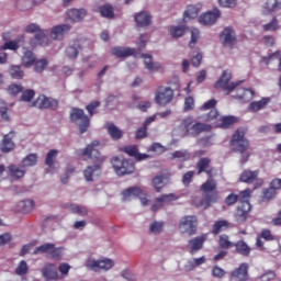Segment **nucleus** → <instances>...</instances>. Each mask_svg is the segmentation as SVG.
<instances>
[{
	"instance_id": "f257e3e1",
	"label": "nucleus",
	"mask_w": 281,
	"mask_h": 281,
	"mask_svg": "<svg viewBox=\"0 0 281 281\" xmlns=\"http://www.w3.org/2000/svg\"><path fill=\"white\" fill-rule=\"evenodd\" d=\"M196 175H206L207 180L200 187L201 192H203L202 199L196 203V207H202L207 210L212 206V203L218 201V191H216V180H214V172L216 169L212 167V159L209 157H203L195 164Z\"/></svg>"
},
{
	"instance_id": "f03ea898",
	"label": "nucleus",
	"mask_w": 281,
	"mask_h": 281,
	"mask_svg": "<svg viewBox=\"0 0 281 281\" xmlns=\"http://www.w3.org/2000/svg\"><path fill=\"white\" fill-rule=\"evenodd\" d=\"M102 150V145L100 142L94 140L89 144L82 151L83 157L91 159L94 166H88L83 171V177L86 181H93L95 177H100V168L104 164V156L100 153Z\"/></svg>"
},
{
	"instance_id": "7ed1b4c3",
	"label": "nucleus",
	"mask_w": 281,
	"mask_h": 281,
	"mask_svg": "<svg viewBox=\"0 0 281 281\" xmlns=\"http://www.w3.org/2000/svg\"><path fill=\"white\" fill-rule=\"evenodd\" d=\"M245 135H247V128L239 127L235 131L229 142L233 153L241 155L239 159L241 166H245V162L249 161V157H251V154L247 153L249 150V139Z\"/></svg>"
},
{
	"instance_id": "20e7f679",
	"label": "nucleus",
	"mask_w": 281,
	"mask_h": 281,
	"mask_svg": "<svg viewBox=\"0 0 281 281\" xmlns=\"http://www.w3.org/2000/svg\"><path fill=\"white\" fill-rule=\"evenodd\" d=\"M178 131L181 135H191V137H198L204 131H212V126L204 123H194V119L192 116H187L181 120L178 125Z\"/></svg>"
},
{
	"instance_id": "39448f33",
	"label": "nucleus",
	"mask_w": 281,
	"mask_h": 281,
	"mask_svg": "<svg viewBox=\"0 0 281 281\" xmlns=\"http://www.w3.org/2000/svg\"><path fill=\"white\" fill-rule=\"evenodd\" d=\"M237 196H239V204L234 214L235 221L236 223H246L247 218H249V213L251 212V203H249V199H251V189L240 191Z\"/></svg>"
},
{
	"instance_id": "423d86ee",
	"label": "nucleus",
	"mask_w": 281,
	"mask_h": 281,
	"mask_svg": "<svg viewBox=\"0 0 281 281\" xmlns=\"http://www.w3.org/2000/svg\"><path fill=\"white\" fill-rule=\"evenodd\" d=\"M111 164L119 177H124V175H133L135 172V162H133L131 159L114 157L112 158Z\"/></svg>"
},
{
	"instance_id": "0eeeda50",
	"label": "nucleus",
	"mask_w": 281,
	"mask_h": 281,
	"mask_svg": "<svg viewBox=\"0 0 281 281\" xmlns=\"http://www.w3.org/2000/svg\"><path fill=\"white\" fill-rule=\"evenodd\" d=\"M70 121L77 124L79 126L80 133H87V130L89 128V116L85 114V110L74 108L70 112Z\"/></svg>"
},
{
	"instance_id": "6e6552de",
	"label": "nucleus",
	"mask_w": 281,
	"mask_h": 281,
	"mask_svg": "<svg viewBox=\"0 0 281 281\" xmlns=\"http://www.w3.org/2000/svg\"><path fill=\"white\" fill-rule=\"evenodd\" d=\"M175 90L170 87L160 86L155 92V102L158 106H166L172 102Z\"/></svg>"
},
{
	"instance_id": "1a4fd4ad",
	"label": "nucleus",
	"mask_w": 281,
	"mask_h": 281,
	"mask_svg": "<svg viewBox=\"0 0 281 281\" xmlns=\"http://www.w3.org/2000/svg\"><path fill=\"white\" fill-rule=\"evenodd\" d=\"M232 80V72L224 70L220 79L215 82V89H223L227 95L232 93L240 85V82H229Z\"/></svg>"
},
{
	"instance_id": "9d476101",
	"label": "nucleus",
	"mask_w": 281,
	"mask_h": 281,
	"mask_svg": "<svg viewBox=\"0 0 281 281\" xmlns=\"http://www.w3.org/2000/svg\"><path fill=\"white\" fill-rule=\"evenodd\" d=\"M196 216L188 215L180 220L179 229L182 234L194 236L196 234Z\"/></svg>"
},
{
	"instance_id": "9b49d317",
	"label": "nucleus",
	"mask_w": 281,
	"mask_h": 281,
	"mask_svg": "<svg viewBox=\"0 0 281 281\" xmlns=\"http://www.w3.org/2000/svg\"><path fill=\"white\" fill-rule=\"evenodd\" d=\"M30 106H35L36 109H50V111H56V109H58V100L46 97L45 94H40L36 100L30 104Z\"/></svg>"
},
{
	"instance_id": "f8f14e48",
	"label": "nucleus",
	"mask_w": 281,
	"mask_h": 281,
	"mask_svg": "<svg viewBox=\"0 0 281 281\" xmlns=\"http://www.w3.org/2000/svg\"><path fill=\"white\" fill-rule=\"evenodd\" d=\"M249 263L243 262L228 274V281H248Z\"/></svg>"
},
{
	"instance_id": "ddd939ff",
	"label": "nucleus",
	"mask_w": 281,
	"mask_h": 281,
	"mask_svg": "<svg viewBox=\"0 0 281 281\" xmlns=\"http://www.w3.org/2000/svg\"><path fill=\"white\" fill-rule=\"evenodd\" d=\"M71 32V25L58 24L50 29L49 36L53 41H63Z\"/></svg>"
},
{
	"instance_id": "4468645a",
	"label": "nucleus",
	"mask_w": 281,
	"mask_h": 281,
	"mask_svg": "<svg viewBox=\"0 0 281 281\" xmlns=\"http://www.w3.org/2000/svg\"><path fill=\"white\" fill-rule=\"evenodd\" d=\"M120 151L125 153V155H128V157H134L136 161H144L145 159H148V157H150L147 154H140L137 145H126L120 147Z\"/></svg>"
},
{
	"instance_id": "2eb2a0df",
	"label": "nucleus",
	"mask_w": 281,
	"mask_h": 281,
	"mask_svg": "<svg viewBox=\"0 0 281 281\" xmlns=\"http://www.w3.org/2000/svg\"><path fill=\"white\" fill-rule=\"evenodd\" d=\"M221 19V10L214 8L213 11H209L199 18L201 25H214L216 21Z\"/></svg>"
},
{
	"instance_id": "dca6fc26",
	"label": "nucleus",
	"mask_w": 281,
	"mask_h": 281,
	"mask_svg": "<svg viewBox=\"0 0 281 281\" xmlns=\"http://www.w3.org/2000/svg\"><path fill=\"white\" fill-rule=\"evenodd\" d=\"M236 93L233 95L239 102H251L254 100V90L236 86Z\"/></svg>"
},
{
	"instance_id": "f3484780",
	"label": "nucleus",
	"mask_w": 281,
	"mask_h": 281,
	"mask_svg": "<svg viewBox=\"0 0 281 281\" xmlns=\"http://www.w3.org/2000/svg\"><path fill=\"white\" fill-rule=\"evenodd\" d=\"M27 172V169L23 168L22 165H14L11 164L7 167V173L8 176L13 180L16 181L19 179H23L25 177V173Z\"/></svg>"
},
{
	"instance_id": "a211bd4d",
	"label": "nucleus",
	"mask_w": 281,
	"mask_h": 281,
	"mask_svg": "<svg viewBox=\"0 0 281 281\" xmlns=\"http://www.w3.org/2000/svg\"><path fill=\"white\" fill-rule=\"evenodd\" d=\"M177 199H179V196L175 195V193L162 194L159 198H156L155 203L151 205V212L161 210L164 203H172V201H177Z\"/></svg>"
},
{
	"instance_id": "6ab92c4d",
	"label": "nucleus",
	"mask_w": 281,
	"mask_h": 281,
	"mask_svg": "<svg viewBox=\"0 0 281 281\" xmlns=\"http://www.w3.org/2000/svg\"><path fill=\"white\" fill-rule=\"evenodd\" d=\"M85 16H87L86 9H70L66 13V19L71 23H80V21L85 20Z\"/></svg>"
},
{
	"instance_id": "aec40b11",
	"label": "nucleus",
	"mask_w": 281,
	"mask_h": 281,
	"mask_svg": "<svg viewBox=\"0 0 281 281\" xmlns=\"http://www.w3.org/2000/svg\"><path fill=\"white\" fill-rule=\"evenodd\" d=\"M137 27H148L153 23V16L147 11H142L134 15Z\"/></svg>"
},
{
	"instance_id": "412c9836",
	"label": "nucleus",
	"mask_w": 281,
	"mask_h": 281,
	"mask_svg": "<svg viewBox=\"0 0 281 281\" xmlns=\"http://www.w3.org/2000/svg\"><path fill=\"white\" fill-rule=\"evenodd\" d=\"M38 254H47L48 256L56 258L58 256V250L54 244H44L34 249L33 255L38 256Z\"/></svg>"
},
{
	"instance_id": "4be33fe9",
	"label": "nucleus",
	"mask_w": 281,
	"mask_h": 281,
	"mask_svg": "<svg viewBox=\"0 0 281 281\" xmlns=\"http://www.w3.org/2000/svg\"><path fill=\"white\" fill-rule=\"evenodd\" d=\"M82 46L80 41H75L72 44L66 47L65 54L70 60H76V58H78V54H80Z\"/></svg>"
},
{
	"instance_id": "5701e85b",
	"label": "nucleus",
	"mask_w": 281,
	"mask_h": 281,
	"mask_svg": "<svg viewBox=\"0 0 281 281\" xmlns=\"http://www.w3.org/2000/svg\"><path fill=\"white\" fill-rule=\"evenodd\" d=\"M220 36L224 45H228V47L236 45V35H234V30L231 27H225Z\"/></svg>"
},
{
	"instance_id": "b1692460",
	"label": "nucleus",
	"mask_w": 281,
	"mask_h": 281,
	"mask_svg": "<svg viewBox=\"0 0 281 281\" xmlns=\"http://www.w3.org/2000/svg\"><path fill=\"white\" fill-rule=\"evenodd\" d=\"M12 137H14V132H10L9 134L3 136V140L0 144V153H12L14 150V142H12Z\"/></svg>"
},
{
	"instance_id": "393cba45",
	"label": "nucleus",
	"mask_w": 281,
	"mask_h": 281,
	"mask_svg": "<svg viewBox=\"0 0 281 281\" xmlns=\"http://www.w3.org/2000/svg\"><path fill=\"white\" fill-rule=\"evenodd\" d=\"M259 175L260 170L251 171L246 169L240 173L239 181H241V183H254V181H258Z\"/></svg>"
},
{
	"instance_id": "a878e982",
	"label": "nucleus",
	"mask_w": 281,
	"mask_h": 281,
	"mask_svg": "<svg viewBox=\"0 0 281 281\" xmlns=\"http://www.w3.org/2000/svg\"><path fill=\"white\" fill-rule=\"evenodd\" d=\"M205 240H206L205 235H201V236L190 239L189 244H188L190 254H194V251H199V250L203 249V243H205Z\"/></svg>"
},
{
	"instance_id": "bb28decb",
	"label": "nucleus",
	"mask_w": 281,
	"mask_h": 281,
	"mask_svg": "<svg viewBox=\"0 0 281 281\" xmlns=\"http://www.w3.org/2000/svg\"><path fill=\"white\" fill-rule=\"evenodd\" d=\"M281 0H266L262 5L263 14H273L280 10Z\"/></svg>"
},
{
	"instance_id": "cd10ccee",
	"label": "nucleus",
	"mask_w": 281,
	"mask_h": 281,
	"mask_svg": "<svg viewBox=\"0 0 281 281\" xmlns=\"http://www.w3.org/2000/svg\"><path fill=\"white\" fill-rule=\"evenodd\" d=\"M233 247H235L236 254L244 256V258H249L251 255V247H249L245 240H238Z\"/></svg>"
},
{
	"instance_id": "c85d7f7f",
	"label": "nucleus",
	"mask_w": 281,
	"mask_h": 281,
	"mask_svg": "<svg viewBox=\"0 0 281 281\" xmlns=\"http://www.w3.org/2000/svg\"><path fill=\"white\" fill-rule=\"evenodd\" d=\"M42 273L44 276V278L46 280H58V271L56 270V266L48 263L46 265L43 270Z\"/></svg>"
},
{
	"instance_id": "c756f323",
	"label": "nucleus",
	"mask_w": 281,
	"mask_h": 281,
	"mask_svg": "<svg viewBox=\"0 0 281 281\" xmlns=\"http://www.w3.org/2000/svg\"><path fill=\"white\" fill-rule=\"evenodd\" d=\"M142 58H144L145 69H148V71H159L161 69V65L153 61V55L143 54Z\"/></svg>"
},
{
	"instance_id": "7c9ffc66",
	"label": "nucleus",
	"mask_w": 281,
	"mask_h": 281,
	"mask_svg": "<svg viewBox=\"0 0 281 281\" xmlns=\"http://www.w3.org/2000/svg\"><path fill=\"white\" fill-rule=\"evenodd\" d=\"M112 54L116 56V58H126L135 54V48L114 47L112 48Z\"/></svg>"
},
{
	"instance_id": "2f4dec72",
	"label": "nucleus",
	"mask_w": 281,
	"mask_h": 281,
	"mask_svg": "<svg viewBox=\"0 0 281 281\" xmlns=\"http://www.w3.org/2000/svg\"><path fill=\"white\" fill-rule=\"evenodd\" d=\"M271 60H279L278 71L281 72V52L276 50L274 53L268 56L261 57V63H263V65H271Z\"/></svg>"
},
{
	"instance_id": "473e14b6",
	"label": "nucleus",
	"mask_w": 281,
	"mask_h": 281,
	"mask_svg": "<svg viewBox=\"0 0 281 281\" xmlns=\"http://www.w3.org/2000/svg\"><path fill=\"white\" fill-rule=\"evenodd\" d=\"M108 133L110 137L114 139V142H117L124 137V132H122V130H120V127L115 126L113 123L108 124Z\"/></svg>"
},
{
	"instance_id": "72a5a7b5",
	"label": "nucleus",
	"mask_w": 281,
	"mask_h": 281,
	"mask_svg": "<svg viewBox=\"0 0 281 281\" xmlns=\"http://www.w3.org/2000/svg\"><path fill=\"white\" fill-rule=\"evenodd\" d=\"M25 41V35H20L18 38L14 41L5 42L0 49L5 50V49H11L12 52H16L19 48V43H23Z\"/></svg>"
},
{
	"instance_id": "f704fd0d",
	"label": "nucleus",
	"mask_w": 281,
	"mask_h": 281,
	"mask_svg": "<svg viewBox=\"0 0 281 281\" xmlns=\"http://www.w3.org/2000/svg\"><path fill=\"white\" fill-rule=\"evenodd\" d=\"M142 194V189L137 187H132L122 192L123 201H131V199H135Z\"/></svg>"
},
{
	"instance_id": "c9c22d12",
	"label": "nucleus",
	"mask_w": 281,
	"mask_h": 281,
	"mask_svg": "<svg viewBox=\"0 0 281 281\" xmlns=\"http://www.w3.org/2000/svg\"><path fill=\"white\" fill-rule=\"evenodd\" d=\"M34 38H35V43L37 45H42V47H47V45H49L50 43L48 33L45 30L40 31L37 34H35Z\"/></svg>"
},
{
	"instance_id": "e433bc0d",
	"label": "nucleus",
	"mask_w": 281,
	"mask_h": 281,
	"mask_svg": "<svg viewBox=\"0 0 281 281\" xmlns=\"http://www.w3.org/2000/svg\"><path fill=\"white\" fill-rule=\"evenodd\" d=\"M34 210V201L33 200H24L18 203V212H22L23 214H27Z\"/></svg>"
},
{
	"instance_id": "4c0bfd02",
	"label": "nucleus",
	"mask_w": 281,
	"mask_h": 281,
	"mask_svg": "<svg viewBox=\"0 0 281 281\" xmlns=\"http://www.w3.org/2000/svg\"><path fill=\"white\" fill-rule=\"evenodd\" d=\"M92 10L101 16L106 18V0H95Z\"/></svg>"
},
{
	"instance_id": "58836bf2",
	"label": "nucleus",
	"mask_w": 281,
	"mask_h": 281,
	"mask_svg": "<svg viewBox=\"0 0 281 281\" xmlns=\"http://www.w3.org/2000/svg\"><path fill=\"white\" fill-rule=\"evenodd\" d=\"M263 32H278L280 30V21L277 16H273L270 22L262 25Z\"/></svg>"
},
{
	"instance_id": "ea45409f",
	"label": "nucleus",
	"mask_w": 281,
	"mask_h": 281,
	"mask_svg": "<svg viewBox=\"0 0 281 281\" xmlns=\"http://www.w3.org/2000/svg\"><path fill=\"white\" fill-rule=\"evenodd\" d=\"M199 16V9L194 5H188L184 11L183 20L186 22L192 21V19H196Z\"/></svg>"
},
{
	"instance_id": "a19ab883",
	"label": "nucleus",
	"mask_w": 281,
	"mask_h": 281,
	"mask_svg": "<svg viewBox=\"0 0 281 281\" xmlns=\"http://www.w3.org/2000/svg\"><path fill=\"white\" fill-rule=\"evenodd\" d=\"M87 268L91 271H102V269H106V260H90Z\"/></svg>"
},
{
	"instance_id": "79ce46f5",
	"label": "nucleus",
	"mask_w": 281,
	"mask_h": 281,
	"mask_svg": "<svg viewBox=\"0 0 281 281\" xmlns=\"http://www.w3.org/2000/svg\"><path fill=\"white\" fill-rule=\"evenodd\" d=\"M234 244L232 240H229V235L223 234L218 237V247L221 249H232L234 247Z\"/></svg>"
},
{
	"instance_id": "37998d69",
	"label": "nucleus",
	"mask_w": 281,
	"mask_h": 281,
	"mask_svg": "<svg viewBox=\"0 0 281 281\" xmlns=\"http://www.w3.org/2000/svg\"><path fill=\"white\" fill-rule=\"evenodd\" d=\"M37 160H38V156L36 154H30L22 160L21 165L25 170H27V168H32V166H36Z\"/></svg>"
},
{
	"instance_id": "c03bdc74",
	"label": "nucleus",
	"mask_w": 281,
	"mask_h": 281,
	"mask_svg": "<svg viewBox=\"0 0 281 281\" xmlns=\"http://www.w3.org/2000/svg\"><path fill=\"white\" fill-rule=\"evenodd\" d=\"M9 75L14 80H23V76H25V72L21 69V66H10Z\"/></svg>"
},
{
	"instance_id": "a18cd8bd",
	"label": "nucleus",
	"mask_w": 281,
	"mask_h": 281,
	"mask_svg": "<svg viewBox=\"0 0 281 281\" xmlns=\"http://www.w3.org/2000/svg\"><path fill=\"white\" fill-rule=\"evenodd\" d=\"M227 227H229V222L222 220V221H217L215 222V224L212 227V234H214V236L221 234V232H223V229H227Z\"/></svg>"
},
{
	"instance_id": "49530a36",
	"label": "nucleus",
	"mask_w": 281,
	"mask_h": 281,
	"mask_svg": "<svg viewBox=\"0 0 281 281\" xmlns=\"http://www.w3.org/2000/svg\"><path fill=\"white\" fill-rule=\"evenodd\" d=\"M186 25L170 26L169 34L172 36V38H181V36L186 35Z\"/></svg>"
},
{
	"instance_id": "de8ad7c7",
	"label": "nucleus",
	"mask_w": 281,
	"mask_h": 281,
	"mask_svg": "<svg viewBox=\"0 0 281 281\" xmlns=\"http://www.w3.org/2000/svg\"><path fill=\"white\" fill-rule=\"evenodd\" d=\"M36 63V57H34V53L32 50L24 52V55L22 57V65L24 67H32Z\"/></svg>"
},
{
	"instance_id": "09e8293b",
	"label": "nucleus",
	"mask_w": 281,
	"mask_h": 281,
	"mask_svg": "<svg viewBox=\"0 0 281 281\" xmlns=\"http://www.w3.org/2000/svg\"><path fill=\"white\" fill-rule=\"evenodd\" d=\"M166 177L164 176H156L151 180V186L156 190V192H161L162 188L166 186Z\"/></svg>"
},
{
	"instance_id": "8fccbe9b",
	"label": "nucleus",
	"mask_w": 281,
	"mask_h": 281,
	"mask_svg": "<svg viewBox=\"0 0 281 281\" xmlns=\"http://www.w3.org/2000/svg\"><path fill=\"white\" fill-rule=\"evenodd\" d=\"M34 95H36V92L33 89L22 90L20 102H27L30 106V104H32V100H34Z\"/></svg>"
},
{
	"instance_id": "3c124183",
	"label": "nucleus",
	"mask_w": 281,
	"mask_h": 281,
	"mask_svg": "<svg viewBox=\"0 0 281 281\" xmlns=\"http://www.w3.org/2000/svg\"><path fill=\"white\" fill-rule=\"evenodd\" d=\"M171 155L172 159H179V161H190L191 157L190 151L187 149L173 151Z\"/></svg>"
},
{
	"instance_id": "603ef678",
	"label": "nucleus",
	"mask_w": 281,
	"mask_h": 281,
	"mask_svg": "<svg viewBox=\"0 0 281 281\" xmlns=\"http://www.w3.org/2000/svg\"><path fill=\"white\" fill-rule=\"evenodd\" d=\"M269 104V99H261L260 101L251 102L249 105L250 111H254V113L260 111L261 109H265Z\"/></svg>"
},
{
	"instance_id": "864d4df0",
	"label": "nucleus",
	"mask_w": 281,
	"mask_h": 281,
	"mask_svg": "<svg viewBox=\"0 0 281 281\" xmlns=\"http://www.w3.org/2000/svg\"><path fill=\"white\" fill-rule=\"evenodd\" d=\"M238 122V117L236 116H223L221 119V128H229V126H234Z\"/></svg>"
},
{
	"instance_id": "5fc2aeb1",
	"label": "nucleus",
	"mask_w": 281,
	"mask_h": 281,
	"mask_svg": "<svg viewBox=\"0 0 281 281\" xmlns=\"http://www.w3.org/2000/svg\"><path fill=\"white\" fill-rule=\"evenodd\" d=\"M277 188H273L271 182H270V187L268 189H265L262 192V199L263 201H271L272 199H276V194H278L277 192Z\"/></svg>"
},
{
	"instance_id": "6e6d98bb",
	"label": "nucleus",
	"mask_w": 281,
	"mask_h": 281,
	"mask_svg": "<svg viewBox=\"0 0 281 281\" xmlns=\"http://www.w3.org/2000/svg\"><path fill=\"white\" fill-rule=\"evenodd\" d=\"M218 119V110L212 109L209 113L199 116V120L203 122H214V120Z\"/></svg>"
},
{
	"instance_id": "4d7b16f0",
	"label": "nucleus",
	"mask_w": 281,
	"mask_h": 281,
	"mask_svg": "<svg viewBox=\"0 0 281 281\" xmlns=\"http://www.w3.org/2000/svg\"><path fill=\"white\" fill-rule=\"evenodd\" d=\"M199 38H201V31L199 29L191 30V41L189 42V47L194 49V45L199 43Z\"/></svg>"
},
{
	"instance_id": "13d9d810",
	"label": "nucleus",
	"mask_w": 281,
	"mask_h": 281,
	"mask_svg": "<svg viewBox=\"0 0 281 281\" xmlns=\"http://www.w3.org/2000/svg\"><path fill=\"white\" fill-rule=\"evenodd\" d=\"M27 271H30V268L27 267V261L22 260L15 268V276H27Z\"/></svg>"
},
{
	"instance_id": "bf43d9fd",
	"label": "nucleus",
	"mask_w": 281,
	"mask_h": 281,
	"mask_svg": "<svg viewBox=\"0 0 281 281\" xmlns=\"http://www.w3.org/2000/svg\"><path fill=\"white\" fill-rule=\"evenodd\" d=\"M18 8L22 12H25L26 10H32V8H34V1L33 0H19Z\"/></svg>"
},
{
	"instance_id": "052dcab7",
	"label": "nucleus",
	"mask_w": 281,
	"mask_h": 281,
	"mask_svg": "<svg viewBox=\"0 0 281 281\" xmlns=\"http://www.w3.org/2000/svg\"><path fill=\"white\" fill-rule=\"evenodd\" d=\"M70 210L74 212V214H79V216H87L89 213V210H87V206L78 205V204H71Z\"/></svg>"
},
{
	"instance_id": "680f3d73",
	"label": "nucleus",
	"mask_w": 281,
	"mask_h": 281,
	"mask_svg": "<svg viewBox=\"0 0 281 281\" xmlns=\"http://www.w3.org/2000/svg\"><path fill=\"white\" fill-rule=\"evenodd\" d=\"M56 157H58V150L52 149L47 153L45 164L46 166H48V168H52V166H54V159H56Z\"/></svg>"
},
{
	"instance_id": "e2e57ef3",
	"label": "nucleus",
	"mask_w": 281,
	"mask_h": 281,
	"mask_svg": "<svg viewBox=\"0 0 281 281\" xmlns=\"http://www.w3.org/2000/svg\"><path fill=\"white\" fill-rule=\"evenodd\" d=\"M150 234H161L164 232V222H154L149 226Z\"/></svg>"
},
{
	"instance_id": "0e129e2a",
	"label": "nucleus",
	"mask_w": 281,
	"mask_h": 281,
	"mask_svg": "<svg viewBox=\"0 0 281 281\" xmlns=\"http://www.w3.org/2000/svg\"><path fill=\"white\" fill-rule=\"evenodd\" d=\"M47 65H48L47 59H40V60L35 61L34 71H36V74H43V71H45Z\"/></svg>"
},
{
	"instance_id": "69168bd1",
	"label": "nucleus",
	"mask_w": 281,
	"mask_h": 281,
	"mask_svg": "<svg viewBox=\"0 0 281 281\" xmlns=\"http://www.w3.org/2000/svg\"><path fill=\"white\" fill-rule=\"evenodd\" d=\"M7 91L10 95H19V93H22L23 87L18 83H12L7 88Z\"/></svg>"
},
{
	"instance_id": "338daca9",
	"label": "nucleus",
	"mask_w": 281,
	"mask_h": 281,
	"mask_svg": "<svg viewBox=\"0 0 281 281\" xmlns=\"http://www.w3.org/2000/svg\"><path fill=\"white\" fill-rule=\"evenodd\" d=\"M194 106H195L194 98L190 95L184 98V105H183L184 113H188V111H193Z\"/></svg>"
},
{
	"instance_id": "774afa93",
	"label": "nucleus",
	"mask_w": 281,
	"mask_h": 281,
	"mask_svg": "<svg viewBox=\"0 0 281 281\" xmlns=\"http://www.w3.org/2000/svg\"><path fill=\"white\" fill-rule=\"evenodd\" d=\"M260 43L266 47H273L276 45V37L273 35H265Z\"/></svg>"
}]
</instances>
